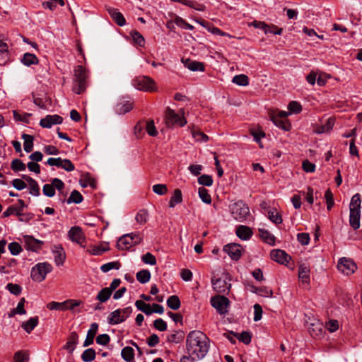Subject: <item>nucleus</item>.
Instances as JSON below:
<instances>
[{
    "mask_svg": "<svg viewBox=\"0 0 362 362\" xmlns=\"http://www.w3.org/2000/svg\"><path fill=\"white\" fill-rule=\"evenodd\" d=\"M199 196L202 201L206 204H210L211 202V198L209 192L204 187H199Z\"/></svg>",
    "mask_w": 362,
    "mask_h": 362,
    "instance_id": "nucleus-48",
    "label": "nucleus"
},
{
    "mask_svg": "<svg viewBox=\"0 0 362 362\" xmlns=\"http://www.w3.org/2000/svg\"><path fill=\"white\" fill-rule=\"evenodd\" d=\"M38 324V317H34L30 318L28 321L22 323L21 327L27 332L30 333Z\"/></svg>",
    "mask_w": 362,
    "mask_h": 362,
    "instance_id": "nucleus-27",
    "label": "nucleus"
},
{
    "mask_svg": "<svg viewBox=\"0 0 362 362\" xmlns=\"http://www.w3.org/2000/svg\"><path fill=\"white\" fill-rule=\"evenodd\" d=\"M232 81L239 86H245L249 83V78L246 75H236L233 78Z\"/></svg>",
    "mask_w": 362,
    "mask_h": 362,
    "instance_id": "nucleus-46",
    "label": "nucleus"
},
{
    "mask_svg": "<svg viewBox=\"0 0 362 362\" xmlns=\"http://www.w3.org/2000/svg\"><path fill=\"white\" fill-rule=\"evenodd\" d=\"M8 250H9L11 254L13 255H18L21 252V251L22 250L21 245L16 242L11 243L8 245Z\"/></svg>",
    "mask_w": 362,
    "mask_h": 362,
    "instance_id": "nucleus-58",
    "label": "nucleus"
},
{
    "mask_svg": "<svg viewBox=\"0 0 362 362\" xmlns=\"http://www.w3.org/2000/svg\"><path fill=\"white\" fill-rule=\"evenodd\" d=\"M361 203L360 194L358 193L355 194L351 197L349 205V223L354 230L360 228Z\"/></svg>",
    "mask_w": 362,
    "mask_h": 362,
    "instance_id": "nucleus-3",
    "label": "nucleus"
},
{
    "mask_svg": "<svg viewBox=\"0 0 362 362\" xmlns=\"http://www.w3.org/2000/svg\"><path fill=\"white\" fill-rule=\"evenodd\" d=\"M211 284L213 286V288L217 293H225L228 291L231 286L230 284H228L225 279H212Z\"/></svg>",
    "mask_w": 362,
    "mask_h": 362,
    "instance_id": "nucleus-15",
    "label": "nucleus"
},
{
    "mask_svg": "<svg viewBox=\"0 0 362 362\" xmlns=\"http://www.w3.org/2000/svg\"><path fill=\"white\" fill-rule=\"evenodd\" d=\"M135 219L141 225L145 224L148 219V214L146 209H141L136 214Z\"/></svg>",
    "mask_w": 362,
    "mask_h": 362,
    "instance_id": "nucleus-44",
    "label": "nucleus"
},
{
    "mask_svg": "<svg viewBox=\"0 0 362 362\" xmlns=\"http://www.w3.org/2000/svg\"><path fill=\"white\" fill-rule=\"evenodd\" d=\"M25 298H22L18 305H17V307L14 309L12 310V311L11 312V313L8 315L9 317H13L16 314H20V315H24L26 313V311L24 309V304H25Z\"/></svg>",
    "mask_w": 362,
    "mask_h": 362,
    "instance_id": "nucleus-42",
    "label": "nucleus"
},
{
    "mask_svg": "<svg viewBox=\"0 0 362 362\" xmlns=\"http://www.w3.org/2000/svg\"><path fill=\"white\" fill-rule=\"evenodd\" d=\"M233 218L238 221H244L250 216V209L242 201L233 203L230 206Z\"/></svg>",
    "mask_w": 362,
    "mask_h": 362,
    "instance_id": "nucleus-8",
    "label": "nucleus"
},
{
    "mask_svg": "<svg viewBox=\"0 0 362 362\" xmlns=\"http://www.w3.org/2000/svg\"><path fill=\"white\" fill-rule=\"evenodd\" d=\"M52 270V267L49 263H38L32 268L30 276L34 281L41 282Z\"/></svg>",
    "mask_w": 362,
    "mask_h": 362,
    "instance_id": "nucleus-6",
    "label": "nucleus"
},
{
    "mask_svg": "<svg viewBox=\"0 0 362 362\" xmlns=\"http://www.w3.org/2000/svg\"><path fill=\"white\" fill-rule=\"evenodd\" d=\"M229 303V300L223 296H216L211 299V305L221 315L228 313Z\"/></svg>",
    "mask_w": 362,
    "mask_h": 362,
    "instance_id": "nucleus-10",
    "label": "nucleus"
},
{
    "mask_svg": "<svg viewBox=\"0 0 362 362\" xmlns=\"http://www.w3.org/2000/svg\"><path fill=\"white\" fill-rule=\"evenodd\" d=\"M198 183L204 186L209 187L213 184V179L210 175H202L198 178Z\"/></svg>",
    "mask_w": 362,
    "mask_h": 362,
    "instance_id": "nucleus-52",
    "label": "nucleus"
},
{
    "mask_svg": "<svg viewBox=\"0 0 362 362\" xmlns=\"http://www.w3.org/2000/svg\"><path fill=\"white\" fill-rule=\"evenodd\" d=\"M234 337L245 344H249L251 342V334L248 332H243L241 334H234Z\"/></svg>",
    "mask_w": 362,
    "mask_h": 362,
    "instance_id": "nucleus-50",
    "label": "nucleus"
},
{
    "mask_svg": "<svg viewBox=\"0 0 362 362\" xmlns=\"http://www.w3.org/2000/svg\"><path fill=\"white\" fill-rule=\"evenodd\" d=\"M25 168V165L20 159H14L11 163V168L14 171H23Z\"/></svg>",
    "mask_w": 362,
    "mask_h": 362,
    "instance_id": "nucleus-51",
    "label": "nucleus"
},
{
    "mask_svg": "<svg viewBox=\"0 0 362 362\" xmlns=\"http://www.w3.org/2000/svg\"><path fill=\"white\" fill-rule=\"evenodd\" d=\"M122 358L127 362H133L134 360V351L130 346H125L121 351Z\"/></svg>",
    "mask_w": 362,
    "mask_h": 362,
    "instance_id": "nucleus-28",
    "label": "nucleus"
},
{
    "mask_svg": "<svg viewBox=\"0 0 362 362\" xmlns=\"http://www.w3.org/2000/svg\"><path fill=\"white\" fill-rule=\"evenodd\" d=\"M132 86L139 90L153 92L157 90L155 81L145 76H140L132 80Z\"/></svg>",
    "mask_w": 362,
    "mask_h": 362,
    "instance_id": "nucleus-4",
    "label": "nucleus"
},
{
    "mask_svg": "<svg viewBox=\"0 0 362 362\" xmlns=\"http://www.w3.org/2000/svg\"><path fill=\"white\" fill-rule=\"evenodd\" d=\"M268 217L269 220L275 224H280L282 222V218L279 213L274 211H269L268 212Z\"/></svg>",
    "mask_w": 362,
    "mask_h": 362,
    "instance_id": "nucleus-56",
    "label": "nucleus"
},
{
    "mask_svg": "<svg viewBox=\"0 0 362 362\" xmlns=\"http://www.w3.org/2000/svg\"><path fill=\"white\" fill-rule=\"evenodd\" d=\"M141 260L146 264L155 265L156 264L155 256L150 252H147L141 256Z\"/></svg>",
    "mask_w": 362,
    "mask_h": 362,
    "instance_id": "nucleus-53",
    "label": "nucleus"
},
{
    "mask_svg": "<svg viewBox=\"0 0 362 362\" xmlns=\"http://www.w3.org/2000/svg\"><path fill=\"white\" fill-rule=\"evenodd\" d=\"M165 124L170 127L175 124L183 127L186 124L187 121L184 118V112L182 110L180 112L176 113L173 110L167 107L165 110Z\"/></svg>",
    "mask_w": 362,
    "mask_h": 362,
    "instance_id": "nucleus-7",
    "label": "nucleus"
},
{
    "mask_svg": "<svg viewBox=\"0 0 362 362\" xmlns=\"http://www.w3.org/2000/svg\"><path fill=\"white\" fill-rule=\"evenodd\" d=\"M132 109V103L129 101L119 103L117 105L116 111L118 114H125Z\"/></svg>",
    "mask_w": 362,
    "mask_h": 362,
    "instance_id": "nucleus-41",
    "label": "nucleus"
},
{
    "mask_svg": "<svg viewBox=\"0 0 362 362\" xmlns=\"http://www.w3.org/2000/svg\"><path fill=\"white\" fill-rule=\"evenodd\" d=\"M28 355L22 351H17L14 355L15 362H28Z\"/></svg>",
    "mask_w": 362,
    "mask_h": 362,
    "instance_id": "nucleus-60",
    "label": "nucleus"
},
{
    "mask_svg": "<svg viewBox=\"0 0 362 362\" xmlns=\"http://www.w3.org/2000/svg\"><path fill=\"white\" fill-rule=\"evenodd\" d=\"M107 10L111 18L118 25L123 26L125 24L124 17L117 8H108Z\"/></svg>",
    "mask_w": 362,
    "mask_h": 362,
    "instance_id": "nucleus-21",
    "label": "nucleus"
},
{
    "mask_svg": "<svg viewBox=\"0 0 362 362\" xmlns=\"http://www.w3.org/2000/svg\"><path fill=\"white\" fill-rule=\"evenodd\" d=\"M182 202V194L180 189H175L170 199L169 207L174 208L177 204Z\"/></svg>",
    "mask_w": 362,
    "mask_h": 362,
    "instance_id": "nucleus-26",
    "label": "nucleus"
},
{
    "mask_svg": "<svg viewBox=\"0 0 362 362\" xmlns=\"http://www.w3.org/2000/svg\"><path fill=\"white\" fill-rule=\"evenodd\" d=\"M135 305L138 310L142 311L147 315H150L153 313L151 305L149 304L146 303L143 300H136L135 302Z\"/></svg>",
    "mask_w": 362,
    "mask_h": 362,
    "instance_id": "nucleus-34",
    "label": "nucleus"
},
{
    "mask_svg": "<svg viewBox=\"0 0 362 362\" xmlns=\"http://www.w3.org/2000/svg\"><path fill=\"white\" fill-rule=\"evenodd\" d=\"M21 62L25 66H30L33 64H37L38 63V59L34 54L28 52L24 54L21 59Z\"/></svg>",
    "mask_w": 362,
    "mask_h": 362,
    "instance_id": "nucleus-32",
    "label": "nucleus"
},
{
    "mask_svg": "<svg viewBox=\"0 0 362 362\" xmlns=\"http://www.w3.org/2000/svg\"><path fill=\"white\" fill-rule=\"evenodd\" d=\"M22 139L24 140L23 147L25 151L30 153L33 148V136L27 134H23Z\"/></svg>",
    "mask_w": 362,
    "mask_h": 362,
    "instance_id": "nucleus-31",
    "label": "nucleus"
},
{
    "mask_svg": "<svg viewBox=\"0 0 362 362\" xmlns=\"http://www.w3.org/2000/svg\"><path fill=\"white\" fill-rule=\"evenodd\" d=\"M223 251L233 260H238L242 255V247L239 244L230 243L224 246Z\"/></svg>",
    "mask_w": 362,
    "mask_h": 362,
    "instance_id": "nucleus-13",
    "label": "nucleus"
},
{
    "mask_svg": "<svg viewBox=\"0 0 362 362\" xmlns=\"http://www.w3.org/2000/svg\"><path fill=\"white\" fill-rule=\"evenodd\" d=\"M260 237L268 244L274 245L275 243L274 236L265 229H259Z\"/></svg>",
    "mask_w": 362,
    "mask_h": 362,
    "instance_id": "nucleus-35",
    "label": "nucleus"
},
{
    "mask_svg": "<svg viewBox=\"0 0 362 362\" xmlns=\"http://www.w3.org/2000/svg\"><path fill=\"white\" fill-rule=\"evenodd\" d=\"M146 129L147 133L151 136H156L158 134V131L153 120H149L146 122Z\"/></svg>",
    "mask_w": 362,
    "mask_h": 362,
    "instance_id": "nucleus-57",
    "label": "nucleus"
},
{
    "mask_svg": "<svg viewBox=\"0 0 362 362\" xmlns=\"http://www.w3.org/2000/svg\"><path fill=\"white\" fill-rule=\"evenodd\" d=\"M142 237L139 233H128L122 235L117 243V247L119 250H124L129 249L134 245L139 244Z\"/></svg>",
    "mask_w": 362,
    "mask_h": 362,
    "instance_id": "nucleus-5",
    "label": "nucleus"
},
{
    "mask_svg": "<svg viewBox=\"0 0 362 362\" xmlns=\"http://www.w3.org/2000/svg\"><path fill=\"white\" fill-rule=\"evenodd\" d=\"M31 116V114L24 113L23 115H21L17 111H13V118L16 121H22L25 123H28L29 117Z\"/></svg>",
    "mask_w": 362,
    "mask_h": 362,
    "instance_id": "nucleus-61",
    "label": "nucleus"
},
{
    "mask_svg": "<svg viewBox=\"0 0 362 362\" xmlns=\"http://www.w3.org/2000/svg\"><path fill=\"white\" fill-rule=\"evenodd\" d=\"M57 4H60L61 6L64 5V2L63 0H49L47 1L43 2L42 6L45 8L53 10L56 8Z\"/></svg>",
    "mask_w": 362,
    "mask_h": 362,
    "instance_id": "nucleus-49",
    "label": "nucleus"
},
{
    "mask_svg": "<svg viewBox=\"0 0 362 362\" xmlns=\"http://www.w3.org/2000/svg\"><path fill=\"white\" fill-rule=\"evenodd\" d=\"M95 358V351L93 349L91 348L86 349L81 355V358L84 362L93 361Z\"/></svg>",
    "mask_w": 362,
    "mask_h": 362,
    "instance_id": "nucleus-43",
    "label": "nucleus"
},
{
    "mask_svg": "<svg viewBox=\"0 0 362 362\" xmlns=\"http://www.w3.org/2000/svg\"><path fill=\"white\" fill-rule=\"evenodd\" d=\"M63 119L62 117L57 115H47L45 118H42L40 124L44 128H50L52 125L59 124L62 123Z\"/></svg>",
    "mask_w": 362,
    "mask_h": 362,
    "instance_id": "nucleus-14",
    "label": "nucleus"
},
{
    "mask_svg": "<svg viewBox=\"0 0 362 362\" xmlns=\"http://www.w3.org/2000/svg\"><path fill=\"white\" fill-rule=\"evenodd\" d=\"M121 264L119 262H111L106 264H103L100 267V269L103 272L106 273L111 269H119Z\"/></svg>",
    "mask_w": 362,
    "mask_h": 362,
    "instance_id": "nucleus-47",
    "label": "nucleus"
},
{
    "mask_svg": "<svg viewBox=\"0 0 362 362\" xmlns=\"http://www.w3.org/2000/svg\"><path fill=\"white\" fill-rule=\"evenodd\" d=\"M98 329V325L93 322L90 325V327L88 331L86 338L83 342V346H88L93 344L95 336Z\"/></svg>",
    "mask_w": 362,
    "mask_h": 362,
    "instance_id": "nucleus-19",
    "label": "nucleus"
},
{
    "mask_svg": "<svg viewBox=\"0 0 362 362\" xmlns=\"http://www.w3.org/2000/svg\"><path fill=\"white\" fill-rule=\"evenodd\" d=\"M47 308L49 309V310H68V305H66V303L64 301V302H62V303H58V302H55V301H52L50 303H49L47 305Z\"/></svg>",
    "mask_w": 362,
    "mask_h": 362,
    "instance_id": "nucleus-40",
    "label": "nucleus"
},
{
    "mask_svg": "<svg viewBox=\"0 0 362 362\" xmlns=\"http://www.w3.org/2000/svg\"><path fill=\"white\" fill-rule=\"evenodd\" d=\"M312 327L309 328V332L313 337L320 336L322 333V326L320 324H312Z\"/></svg>",
    "mask_w": 362,
    "mask_h": 362,
    "instance_id": "nucleus-63",
    "label": "nucleus"
},
{
    "mask_svg": "<svg viewBox=\"0 0 362 362\" xmlns=\"http://www.w3.org/2000/svg\"><path fill=\"white\" fill-rule=\"evenodd\" d=\"M185 66L188 68L189 70L196 71H204V65L203 63L196 61H192L190 59H187L185 62Z\"/></svg>",
    "mask_w": 362,
    "mask_h": 362,
    "instance_id": "nucleus-29",
    "label": "nucleus"
},
{
    "mask_svg": "<svg viewBox=\"0 0 362 362\" xmlns=\"http://www.w3.org/2000/svg\"><path fill=\"white\" fill-rule=\"evenodd\" d=\"M152 190L154 193L158 195H163L167 193V186L163 184H156L153 185Z\"/></svg>",
    "mask_w": 362,
    "mask_h": 362,
    "instance_id": "nucleus-54",
    "label": "nucleus"
},
{
    "mask_svg": "<svg viewBox=\"0 0 362 362\" xmlns=\"http://www.w3.org/2000/svg\"><path fill=\"white\" fill-rule=\"evenodd\" d=\"M335 119L333 117L327 119L326 123L322 125L317 130L318 133H325L329 132L334 127Z\"/></svg>",
    "mask_w": 362,
    "mask_h": 362,
    "instance_id": "nucleus-45",
    "label": "nucleus"
},
{
    "mask_svg": "<svg viewBox=\"0 0 362 362\" xmlns=\"http://www.w3.org/2000/svg\"><path fill=\"white\" fill-rule=\"evenodd\" d=\"M110 338L107 334H99L96 337V342L100 345H107L110 342Z\"/></svg>",
    "mask_w": 362,
    "mask_h": 362,
    "instance_id": "nucleus-64",
    "label": "nucleus"
},
{
    "mask_svg": "<svg viewBox=\"0 0 362 362\" xmlns=\"http://www.w3.org/2000/svg\"><path fill=\"white\" fill-rule=\"evenodd\" d=\"M54 262L57 266L62 265L66 259V254L61 245H54L52 248Z\"/></svg>",
    "mask_w": 362,
    "mask_h": 362,
    "instance_id": "nucleus-18",
    "label": "nucleus"
},
{
    "mask_svg": "<svg viewBox=\"0 0 362 362\" xmlns=\"http://www.w3.org/2000/svg\"><path fill=\"white\" fill-rule=\"evenodd\" d=\"M288 109L289 110L290 114H297L302 110V107L299 103L296 101H292L288 104Z\"/></svg>",
    "mask_w": 362,
    "mask_h": 362,
    "instance_id": "nucleus-55",
    "label": "nucleus"
},
{
    "mask_svg": "<svg viewBox=\"0 0 362 362\" xmlns=\"http://www.w3.org/2000/svg\"><path fill=\"white\" fill-rule=\"evenodd\" d=\"M68 237L72 242L84 247L83 244L85 242V235L80 227L74 226L71 228L68 231Z\"/></svg>",
    "mask_w": 362,
    "mask_h": 362,
    "instance_id": "nucleus-12",
    "label": "nucleus"
},
{
    "mask_svg": "<svg viewBox=\"0 0 362 362\" xmlns=\"http://www.w3.org/2000/svg\"><path fill=\"white\" fill-rule=\"evenodd\" d=\"M108 322L111 325H117L121 323L124 321V317L122 315V311L120 309H117L113 312H112L108 317Z\"/></svg>",
    "mask_w": 362,
    "mask_h": 362,
    "instance_id": "nucleus-24",
    "label": "nucleus"
},
{
    "mask_svg": "<svg viewBox=\"0 0 362 362\" xmlns=\"http://www.w3.org/2000/svg\"><path fill=\"white\" fill-rule=\"evenodd\" d=\"M136 277L141 284H146L151 279V272L148 269H142L136 273Z\"/></svg>",
    "mask_w": 362,
    "mask_h": 362,
    "instance_id": "nucleus-33",
    "label": "nucleus"
},
{
    "mask_svg": "<svg viewBox=\"0 0 362 362\" xmlns=\"http://www.w3.org/2000/svg\"><path fill=\"white\" fill-rule=\"evenodd\" d=\"M236 235L241 240H249L252 235V230L250 228L246 226H239L236 228Z\"/></svg>",
    "mask_w": 362,
    "mask_h": 362,
    "instance_id": "nucleus-20",
    "label": "nucleus"
},
{
    "mask_svg": "<svg viewBox=\"0 0 362 362\" xmlns=\"http://www.w3.org/2000/svg\"><path fill=\"white\" fill-rule=\"evenodd\" d=\"M83 198L81 194L77 190H74L71 192L70 197L66 200V202L69 204L71 203L80 204L83 202Z\"/></svg>",
    "mask_w": 362,
    "mask_h": 362,
    "instance_id": "nucleus-38",
    "label": "nucleus"
},
{
    "mask_svg": "<svg viewBox=\"0 0 362 362\" xmlns=\"http://www.w3.org/2000/svg\"><path fill=\"white\" fill-rule=\"evenodd\" d=\"M112 292L107 288H103L97 295L96 299L101 303L106 302L111 296Z\"/></svg>",
    "mask_w": 362,
    "mask_h": 362,
    "instance_id": "nucleus-39",
    "label": "nucleus"
},
{
    "mask_svg": "<svg viewBox=\"0 0 362 362\" xmlns=\"http://www.w3.org/2000/svg\"><path fill=\"white\" fill-rule=\"evenodd\" d=\"M270 256L274 261L280 264L288 262L290 259V256L281 250H273Z\"/></svg>",
    "mask_w": 362,
    "mask_h": 362,
    "instance_id": "nucleus-17",
    "label": "nucleus"
},
{
    "mask_svg": "<svg viewBox=\"0 0 362 362\" xmlns=\"http://www.w3.org/2000/svg\"><path fill=\"white\" fill-rule=\"evenodd\" d=\"M78 334L75 332H71V336L69 339V341L66 342V346H65V348L70 353H72L74 351V349L76 348V345L78 341Z\"/></svg>",
    "mask_w": 362,
    "mask_h": 362,
    "instance_id": "nucleus-30",
    "label": "nucleus"
},
{
    "mask_svg": "<svg viewBox=\"0 0 362 362\" xmlns=\"http://www.w3.org/2000/svg\"><path fill=\"white\" fill-rule=\"evenodd\" d=\"M191 134L192 137L198 142H206L209 139L206 134L195 129L191 130Z\"/></svg>",
    "mask_w": 362,
    "mask_h": 362,
    "instance_id": "nucleus-36",
    "label": "nucleus"
},
{
    "mask_svg": "<svg viewBox=\"0 0 362 362\" xmlns=\"http://www.w3.org/2000/svg\"><path fill=\"white\" fill-rule=\"evenodd\" d=\"M24 242L26 246V249L33 252L38 251L43 244L42 241L37 240L29 235L24 237Z\"/></svg>",
    "mask_w": 362,
    "mask_h": 362,
    "instance_id": "nucleus-16",
    "label": "nucleus"
},
{
    "mask_svg": "<svg viewBox=\"0 0 362 362\" xmlns=\"http://www.w3.org/2000/svg\"><path fill=\"white\" fill-rule=\"evenodd\" d=\"M167 305L172 310H178L180 307V300L177 296H170L167 300Z\"/></svg>",
    "mask_w": 362,
    "mask_h": 362,
    "instance_id": "nucleus-37",
    "label": "nucleus"
},
{
    "mask_svg": "<svg viewBox=\"0 0 362 362\" xmlns=\"http://www.w3.org/2000/svg\"><path fill=\"white\" fill-rule=\"evenodd\" d=\"M310 267L303 264L299 267L298 269V277L303 283H309L310 281Z\"/></svg>",
    "mask_w": 362,
    "mask_h": 362,
    "instance_id": "nucleus-23",
    "label": "nucleus"
},
{
    "mask_svg": "<svg viewBox=\"0 0 362 362\" xmlns=\"http://www.w3.org/2000/svg\"><path fill=\"white\" fill-rule=\"evenodd\" d=\"M60 168L67 172H71L75 168L74 165L69 159H63Z\"/></svg>",
    "mask_w": 362,
    "mask_h": 362,
    "instance_id": "nucleus-62",
    "label": "nucleus"
},
{
    "mask_svg": "<svg viewBox=\"0 0 362 362\" xmlns=\"http://www.w3.org/2000/svg\"><path fill=\"white\" fill-rule=\"evenodd\" d=\"M210 346V340L202 332L191 331L186 338L187 354L192 357L202 359L207 354Z\"/></svg>",
    "mask_w": 362,
    "mask_h": 362,
    "instance_id": "nucleus-1",
    "label": "nucleus"
},
{
    "mask_svg": "<svg viewBox=\"0 0 362 362\" xmlns=\"http://www.w3.org/2000/svg\"><path fill=\"white\" fill-rule=\"evenodd\" d=\"M65 185L62 180L59 178H53L51 180L50 184H45L42 187V192L44 195L48 197H52L55 194V189L59 193H62V189H64Z\"/></svg>",
    "mask_w": 362,
    "mask_h": 362,
    "instance_id": "nucleus-9",
    "label": "nucleus"
},
{
    "mask_svg": "<svg viewBox=\"0 0 362 362\" xmlns=\"http://www.w3.org/2000/svg\"><path fill=\"white\" fill-rule=\"evenodd\" d=\"M88 74L87 70L81 65L74 69L73 79V91L76 94L84 92L88 86Z\"/></svg>",
    "mask_w": 362,
    "mask_h": 362,
    "instance_id": "nucleus-2",
    "label": "nucleus"
},
{
    "mask_svg": "<svg viewBox=\"0 0 362 362\" xmlns=\"http://www.w3.org/2000/svg\"><path fill=\"white\" fill-rule=\"evenodd\" d=\"M9 60L8 45L0 40V65H5Z\"/></svg>",
    "mask_w": 362,
    "mask_h": 362,
    "instance_id": "nucleus-22",
    "label": "nucleus"
},
{
    "mask_svg": "<svg viewBox=\"0 0 362 362\" xmlns=\"http://www.w3.org/2000/svg\"><path fill=\"white\" fill-rule=\"evenodd\" d=\"M6 288L13 295L18 296L21 293L22 288L18 284L9 283L6 285Z\"/></svg>",
    "mask_w": 362,
    "mask_h": 362,
    "instance_id": "nucleus-59",
    "label": "nucleus"
},
{
    "mask_svg": "<svg viewBox=\"0 0 362 362\" xmlns=\"http://www.w3.org/2000/svg\"><path fill=\"white\" fill-rule=\"evenodd\" d=\"M337 268L345 275H350L356 271L357 267L351 259L342 257L338 262Z\"/></svg>",
    "mask_w": 362,
    "mask_h": 362,
    "instance_id": "nucleus-11",
    "label": "nucleus"
},
{
    "mask_svg": "<svg viewBox=\"0 0 362 362\" xmlns=\"http://www.w3.org/2000/svg\"><path fill=\"white\" fill-rule=\"evenodd\" d=\"M271 120L278 127L285 130L289 131L291 129V124L286 119H281L278 117H270Z\"/></svg>",
    "mask_w": 362,
    "mask_h": 362,
    "instance_id": "nucleus-25",
    "label": "nucleus"
}]
</instances>
